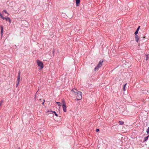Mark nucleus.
I'll return each instance as SVG.
<instances>
[{
  "mask_svg": "<svg viewBox=\"0 0 149 149\" xmlns=\"http://www.w3.org/2000/svg\"><path fill=\"white\" fill-rule=\"evenodd\" d=\"M119 123V124L120 125H123V124L124 123L122 121H119L118 122Z\"/></svg>",
  "mask_w": 149,
  "mask_h": 149,
  "instance_id": "nucleus-14",
  "label": "nucleus"
},
{
  "mask_svg": "<svg viewBox=\"0 0 149 149\" xmlns=\"http://www.w3.org/2000/svg\"><path fill=\"white\" fill-rule=\"evenodd\" d=\"M1 36L3 35V27L2 26H1Z\"/></svg>",
  "mask_w": 149,
  "mask_h": 149,
  "instance_id": "nucleus-10",
  "label": "nucleus"
},
{
  "mask_svg": "<svg viewBox=\"0 0 149 149\" xmlns=\"http://www.w3.org/2000/svg\"><path fill=\"white\" fill-rule=\"evenodd\" d=\"M56 104L59 106L61 107V104L60 102H56Z\"/></svg>",
  "mask_w": 149,
  "mask_h": 149,
  "instance_id": "nucleus-12",
  "label": "nucleus"
},
{
  "mask_svg": "<svg viewBox=\"0 0 149 149\" xmlns=\"http://www.w3.org/2000/svg\"><path fill=\"white\" fill-rule=\"evenodd\" d=\"M50 113H52L53 114V113H51V112H49Z\"/></svg>",
  "mask_w": 149,
  "mask_h": 149,
  "instance_id": "nucleus-26",
  "label": "nucleus"
},
{
  "mask_svg": "<svg viewBox=\"0 0 149 149\" xmlns=\"http://www.w3.org/2000/svg\"><path fill=\"white\" fill-rule=\"evenodd\" d=\"M77 95V100H80L82 98V93L80 91H78L77 92L76 94Z\"/></svg>",
  "mask_w": 149,
  "mask_h": 149,
  "instance_id": "nucleus-1",
  "label": "nucleus"
},
{
  "mask_svg": "<svg viewBox=\"0 0 149 149\" xmlns=\"http://www.w3.org/2000/svg\"><path fill=\"white\" fill-rule=\"evenodd\" d=\"M62 103L63 104H64L65 105H66L63 99L62 100Z\"/></svg>",
  "mask_w": 149,
  "mask_h": 149,
  "instance_id": "nucleus-17",
  "label": "nucleus"
},
{
  "mask_svg": "<svg viewBox=\"0 0 149 149\" xmlns=\"http://www.w3.org/2000/svg\"><path fill=\"white\" fill-rule=\"evenodd\" d=\"M77 6H79L80 2V0H75Z\"/></svg>",
  "mask_w": 149,
  "mask_h": 149,
  "instance_id": "nucleus-6",
  "label": "nucleus"
},
{
  "mask_svg": "<svg viewBox=\"0 0 149 149\" xmlns=\"http://www.w3.org/2000/svg\"><path fill=\"white\" fill-rule=\"evenodd\" d=\"M49 111V110H48L47 111V112H50V111Z\"/></svg>",
  "mask_w": 149,
  "mask_h": 149,
  "instance_id": "nucleus-24",
  "label": "nucleus"
},
{
  "mask_svg": "<svg viewBox=\"0 0 149 149\" xmlns=\"http://www.w3.org/2000/svg\"><path fill=\"white\" fill-rule=\"evenodd\" d=\"M62 107L63 111L65 112H66V105H65L64 104H63Z\"/></svg>",
  "mask_w": 149,
  "mask_h": 149,
  "instance_id": "nucleus-4",
  "label": "nucleus"
},
{
  "mask_svg": "<svg viewBox=\"0 0 149 149\" xmlns=\"http://www.w3.org/2000/svg\"><path fill=\"white\" fill-rule=\"evenodd\" d=\"M135 40L136 42H138L139 40V36H138L136 35L135 36Z\"/></svg>",
  "mask_w": 149,
  "mask_h": 149,
  "instance_id": "nucleus-9",
  "label": "nucleus"
},
{
  "mask_svg": "<svg viewBox=\"0 0 149 149\" xmlns=\"http://www.w3.org/2000/svg\"><path fill=\"white\" fill-rule=\"evenodd\" d=\"M1 13H0V14H1Z\"/></svg>",
  "mask_w": 149,
  "mask_h": 149,
  "instance_id": "nucleus-28",
  "label": "nucleus"
},
{
  "mask_svg": "<svg viewBox=\"0 0 149 149\" xmlns=\"http://www.w3.org/2000/svg\"><path fill=\"white\" fill-rule=\"evenodd\" d=\"M140 29V26H139L138 27V28L137 29L136 31L134 33V34L135 35H136V34L138 33V31H139V29Z\"/></svg>",
  "mask_w": 149,
  "mask_h": 149,
  "instance_id": "nucleus-8",
  "label": "nucleus"
},
{
  "mask_svg": "<svg viewBox=\"0 0 149 149\" xmlns=\"http://www.w3.org/2000/svg\"><path fill=\"white\" fill-rule=\"evenodd\" d=\"M146 132L147 133H148L149 132V127L148 128V129L146 130Z\"/></svg>",
  "mask_w": 149,
  "mask_h": 149,
  "instance_id": "nucleus-22",
  "label": "nucleus"
},
{
  "mask_svg": "<svg viewBox=\"0 0 149 149\" xmlns=\"http://www.w3.org/2000/svg\"><path fill=\"white\" fill-rule=\"evenodd\" d=\"M0 17L3 19H4L5 18L1 14H0Z\"/></svg>",
  "mask_w": 149,
  "mask_h": 149,
  "instance_id": "nucleus-16",
  "label": "nucleus"
},
{
  "mask_svg": "<svg viewBox=\"0 0 149 149\" xmlns=\"http://www.w3.org/2000/svg\"><path fill=\"white\" fill-rule=\"evenodd\" d=\"M126 84H125L124 86H123V90L124 91L125 90V86L126 85Z\"/></svg>",
  "mask_w": 149,
  "mask_h": 149,
  "instance_id": "nucleus-19",
  "label": "nucleus"
},
{
  "mask_svg": "<svg viewBox=\"0 0 149 149\" xmlns=\"http://www.w3.org/2000/svg\"><path fill=\"white\" fill-rule=\"evenodd\" d=\"M74 90H75L76 91H77V90L76 89H72L71 90L72 92H73L74 93H76V92L74 91Z\"/></svg>",
  "mask_w": 149,
  "mask_h": 149,
  "instance_id": "nucleus-15",
  "label": "nucleus"
},
{
  "mask_svg": "<svg viewBox=\"0 0 149 149\" xmlns=\"http://www.w3.org/2000/svg\"><path fill=\"white\" fill-rule=\"evenodd\" d=\"M149 137V135L144 137V141H146L148 140Z\"/></svg>",
  "mask_w": 149,
  "mask_h": 149,
  "instance_id": "nucleus-11",
  "label": "nucleus"
},
{
  "mask_svg": "<svg viewBox=\"0 0 149 149\" xmlns=\"http://www.w3.org/2000/svg\"><path fill=\"white\" fill-rule=\"evenodd\" d=\"M50 112H51V113H54L56 116L57 117L58 116V114L55 111H51Z\"/></svg>",
  "mask_w": 149,
  "mask_h": 149,
  "instance_id": "nucleus-13",
  "label": "nucleus"
},
{
  "mask_svg": "<svg viewBox=\"0 0 149 149\" xmlns=\"http://www.w3.org/2000/svg\"><path fill=\"white\" fill-rule=\"evenodd\" d=\"M145 37H143V38H145Z\"/></svg>",
  "mask_w": 149,
  "mask_h": 149,
  "instance_id": "nucleus-27",
  "label": "nucleus"
},
{
  "mask_svg": "<svg viewBox=\"0 0 149 149\" xmlns=\"http://www.w3.org/2000/svg\"><path fill=\"white\" fill-rule=\"evenodd\" d=\"M19 81H17V83H16V87H17L18 86V85L19 83Z\"/></svg>",
  "mask_w": 149,
  "mask_h": 149,
  "instance_id": "nucleus-18",
  "label": "nucleus"
},
{
  "mask_svg": "<svg viewBox=\"0 0 149 149\" xmlns=\"http://www.w3.org/2000/svg\"><path fill=\"white\" fill-rule=\"evenodd\" d=\"M99 131V130L98 129H97L96 130V132H98Z\"/></svg>",
  "mask_w": 149,
  "mask_h": 149,
  "instance_id": "nucleus-23",
  "label": "nucleus"
},
{
  "mask_svg": "<svg viewBox=\"0 0 149 149\" xmlns=\"http://www.w3.org/2000/svg\"><path fill=\"white\" fill-rule=\"evenodd\" d=\"M44 102H42V104H44Z\"/></svg>",
  "mask_w": 149,
  "mask_h": 149,
  "instance_id": "nucleus-25",
  "label": "nucleus"
},
{
  "mask_svg": "<svg viewBox=\"0 0 149 149\" xmlns=\"http://www.w3.org/2000/svg\"><path fill=\"white\" fill-rule=\"evenodd\" d=\"M103 63V61H100L98 65H97V66L94 69V70L95 71H96V70H98L99 68L102 67V64Z\"/></svg>",
  "mask_w": 149,
  "mask_h": 149,
  "instance_id": "nucleus-2",
  "label": "nucleus"
},
{
  "mask_svg": "<svg viewBox=\"0 0 149 149\" xmlns=\"http://www.w3.org/2000/svg\"><path fill=\"white\" fill-rule=\"evenodd\" d=\"M37 63L38 66L40 67V69H41L43 68V63L39 60L37 61Z\"/></svg>",
  "mask_w": 149,
  "mask_h": 149,
  "instance_id": "nucleus-3",
  "label": "nucleus"
},
{
  "mask_svg": "<svg viewBox=\"0 0 149 149\" xmlns=\"http://www.w3.org/2000/svg\"><path fill=\"white\" fill-rule=\"evenodd\" d=\"M146 60H147L148 59V58L149 57V55H146Z\"/></svg>",
  "mask_w": 149,
  "mask_h": 149,
  "instance_id": "nucleus-21",
  "label": "nucleus"
},
{
  "mask_svg": "<svg viewBox=\"0 0 149 149\" xmlns=\"http://www.w3.org/2000/svg\"><path fill=\"white\" fill-rule=\"evenodd\" d=\"M20 72L19 71L18 74L17 80V81H20Z\"/></svg>",
  "mask_w": 149,
  "mask_h": 149,
  "instance_id": "nucleus-5",
  "label": "nucleus"
},
{
  "mask_svg": "<svg viewBox=\"0 0 149 149\" xmlns=\"http://www.w3.org/2000/svg\"><path fill=\"white\" fill-rule=\"evenodd\" d=\"M5 19L6 21H8L10 23L11 22V20L9 17H5Z\"/></svg>",
  "mask_w": 149,
  "mask_h": 149,
  "instance_id": "nucleus-7",
  "label": "nucleus"
},
{
  "mask_svg": "<svg viewBox=\"0 0 149 149\" xmlns=\"http://www.w3.org/2000/svg\"><path fill=\"white\" fill-rule=\"evenodd\" d=\"M3 12H4L6 13H7L8 15V13H7V11L6 10H3Z\"/></svg>",
  "mask_w": 149,
  "mask_h": 149,
  "instance_id": "nucleus-20",
  "label": "nucleus"
}]
</instances>
